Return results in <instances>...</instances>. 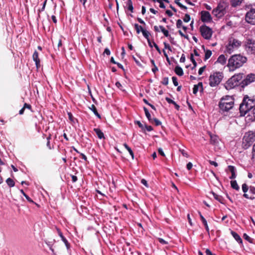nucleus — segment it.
<instances>
[{
    "mask_svg": "<svg viewBox=\"0 0 255 255\" xmlns=\"http://www.w3.org/2000/svg\"><path fill=\"white\" fill-rule=\"evenodd\" d=\"M247 61V58L241 54L231 56L228 60L227 66L230 72H234L242 67Z\"/></svg>",
    "mask_w": 255,
    "mask_h": 255,
    "instance_id": "nucleus-1",
    "label": "nucleus"
},
{
    "mask_svg": "<svg viewBox=\"0 0 255 255\" xmlns=\"http://www.w3.org/2000/svg\"><path fill=\"white\" fill-rule=\"evenodd\" d=\"M242 44V41L235 36L230 37L225 45V52L231 54L239 49Z\"/></svg>",
    "mask_w": 255,
    "mask_h": 255,
    "instance_id": "nucleus-2",
    "label": "nucleus"
},
{
    "mask_svg": "<svg viewBox=\"0 0 255 255\" xmlns=\"http://www.w3.org/2000/svg\"><path fill=\"white\" fill-rule=\"evenodd\" d=\"M255 101L248 98H244L240 106V111L242 116L249 115V111L255 107Z\"/></svg>",
    "mask_w": 255,
    "mask_h": 255,
    "instance_id": "nucleus-3",
    "label": "nucleus"
},
{
    "mask_svg": "<svg viewBox=\"0 0 255 255\" xmlns=\"http://www.w3.org/2000/svg\"><path fill=\"white\" fill-rule=\"evenodd\" d=\"M243 75L241 73L235 74L225 83V88L227 90H231L239 86L243 78Z\"/></svg>",
    "mask_w": 255,
    "mask_h": 255,
    "instance_id": "nucleus-4",
    "label": "nucleus"
},
{
    "mask_svg": "<svg viewBox=\"0 0 255 255\" xmlns=\"http://www.w3.org/2000/svg\"><path fill=\"white\" fill-rule=\"evenodd\" d=\"M234 105V99L232 96H226L223 97L219 103L220 109L223 111H228Z\"/></svg>",
    "mask_w": 255,
    "mask_h": 255,
    "instance_id": "nucleus-5",
    "label": "nucleus"
},
{
    "mask_svg": "<svg viewBox=\"0 0 255 255\" xmlns=\"http://www.w3.org/2000/svg\"><path fill=\"white\" fill-rule=\"evenodd\" d=\"M227 3L224 1H220L217 6L212 10L213 15L218 18L223 17L226 12Z\"/></svg>",
    "mask_w": 255,
    "mask_h": 255,
    "instance_id": "nucleus-6",
    "label": "nucleus"
},
{
    "mask_svg": "<svg viewBox=\"0 0 255 255\" xmlns=\"http://www.w3.org/2000/svg\"><path fill=\"white\" fill-rule=\"evenodd\" d=\"M223 78L222 72H216L211 74L209 79V84L211 87H215L219 85Z\"/></svg>",
    "mask_w": 255,
    "mask_h": 255,
    "instance_id": "nucleus-7",
    "label": "nucleus"
},
{
    "mask_svg": "<svg viewBox=\"0 0 255 255\" xmlns=\"http://www.w3.org/2000/svg\"><path fill=\"white\" fill-rule=\"evenodd\" d=\"M255 140V133L253 131H249L245 133L243 138V144L246 148L249 147Z\"/></svg>",
    "mask_w": 255,
    "mask_h": 255,
    "instance_id": "nucleus-8",
    "label": "nucleus"
},
{
    "mask_svg": "<svg viewBox=\"0 0 255 255\" xmlns=\"http://www.w3.org/2000/svg\"><path fill=\"white\" fill-rule=\"evenodd\" d=\"M202 36L206 39H209L212 36L213 31L211 28L207 26H202L200 27Z\"/></svg>",
    "mask_w": 255,
    "mask_h": 255,
    "instance_id": "nucleus-9",
    "label": "nucleus"
},
{
    "mask_svg": "<svg viewBox=\"0 0 255 255\" xmlns=\"http://www.w3.org/2000/svg\"><path fill=\"white\" fill-rule=\"evenodd\" d=\"M246 21L253 25H255V8H252L246 14Z\"/></svg>",
    "mask_w": 255,
    "mask_h": 255,
    "instance_id": "nucleus-10",
    "label": "nucleus"
},
{
    "mask_svg": "<svg viewBox=\"0 0 255 255\" xmlns=\"http://www.w3.org/2000/svg\"><path fill=\"white\" fill-rule=\"evenodd\" d=\"M245 50L248 53L255 54V40H248L245 45Z\"/></svg>",
    "mask_w": 255,
    "mask_h": 255,
    "instance_id": "nucleus-11",
    "label": "nucleus"
},
{
    "mask_svg": "<svg viewBox=\"0 0 255 255\" xmlns=\"http://www.w3.org/2000/svg\"><path fill=\"white\" fill-rule=\"evenodd\" d=\"M201 20L204 22H210L212 21V18L208 11H202L201 12Z\"/></svg>",
    "mask_w": 255,
    "mask_h": 255,
    "instance_id": "nucleus-12",
    "label": "nucleus"
},
{
    "mask_svg": "<svg viewBox=\"0 0 255 255\" xmlns=\"http://www.w3.org/2000/svg\"><path fill=\"white\" fill-rule=\"evenodd\" d=\"M255 81V74L251 73L248 74L246 79L244 80L243 84L245 85H247Z\"/></svg>",
    "mask_w": 255,
    "mask_h": 255,
    "instance_id": "nucleus-13",
    "label": "nucleus"
},
{
    "mask_svg": "<svg viewBox=\"0 0 255 255\" xmlns=\"http://www.w3.org/2000/svg\"><path fill=\"white\" fill-rule=\"evenodd\" d=\"M33 61L35 62L36 67L37 69L40 67V60L39 58V54L37 51H35L32 55Z\"/></svg>",
    "mask_w": 255,
    "mask_h": 255,
    "instance_id": "nucleus-14",
    "label": "nucleus"
},
{
    "mask_svg": "<svg viewBox=\"0 0 255 255\" xmlns=\"http://www.w3.org/2000/svg\"><path fill=\"white\" fill-rule=\"evenodd\" d=\"M57 230L59 236L61 238V240H62V241L64 243L67 249H69L70 247V244L68 243L67 239L64 237V236L63 235L61 231L58 228L57 229Z\"/></svg>",
    "mask_w": 255,
    "mask_h": 255,
    "instance_id": "nucleus-15",
    "label": "nucleus"
},
{
    "mask_svg": "<svg viewBox=\"0 0 255 255\" xmlns=\"http://www.w3.org/2000/svg\"><path fill=\"white\" fill-rule=\"evenodd\" d=\"M210 142L211 144L217 145L219 142V138L216 135L210 134Z\"/></svg>",
    "mask_w": 255,
    "mask_h": 255,
    "instance_id": "nucleus-16",
    "label": "nucleus"
},
{
    "mask_svg": "<svg viewBox=\"0 0 255 255\" xmlns=\"http://www.w3.org/2000/svg\"><path fill=\"white\" fill-rule=\"evenodd\" d=\"M142 33L143 36L147 39L149 46L150 47H152V45L151 44V42L150 41L149 38V36H150V32L148 31L145 29L144 30H143Z\"/></svg>",
    "mask_w": 255,
    "mask_h": 255,
    "instance_id": "nucleus-17",
    "label": "nucleus"
},
{
    "mask_svg": "<svg viewBox=\"0 0 255 255\" xmlns=\"http://www.w3.org/2000/svg\"><path fill=\"white\" fill-rule=\"evenodd\" d=\"M203 90V85L202 83H199L197 85H195L193 88V93L196 94L198 91L200 93Z\"/></svg>",
    "mask_w": 255,
    "mask_h": 255,
    "instance_id": "nucleus-18",
    "label": "nucleus"
},
{
    "mask_svg": "<svg viewBox=\"0 0 255 255\" xmlns=\"http://www.w3.org/2000/svg\"><path fill=\"white\" fill-rule=\"evenodd\" d=\"M228 169L231 172L232 175L230 177V178L231 179H234L236 177V168L232 165H229L228 167Z\"/></svg>",
    "mask_w": 255,
    "mask_h": 255,
    "instance_id": "nucleus-19",
    "label": "nucleus"
},
{
    "mask_svg": "<svg viewBox=\"0 0 255 255\" xmlns=\"http://www.w3.org/2000/svg\"><path fill=\"white\" fill-rule=\"evenodd\" d=\"M227 62V58L223 54L220 55L217 59V63H220L222 65H225Z\"/></svg>",
    "mask_w": 255,
    "mask_h": 255,
    "instance_id": "nucleus-20",
    "label": "nucleus"
},
{
    "mask_svg": "<svg viewBox=\"0 0 255 255\" xmlns=\"http://www.w3.org/2000/svg\"><path fill=\"white\" fill-rule=\"evenodd\" d=\"M25 109H27L32 111V106L30 104L25 103H24L23 107L21 109V110H19V114L20 115H23Z\"/></svg>",
    "mask_w": 255,
    "mask_h": 255,
    "instance_id": "nucleus-21",
    "label": "nucleus"
},
{
    "mask_svg": "<svg viewBox=\"0 0 255 255\" xmlns=\"http://www.w3.org/2000/svg\"><path fill=\"white\" fill-rule=\"evenodd\" d=\"M232 235L234 238V239L240 244H242L243 241L240 236L235 232L233 231H231V232Z\"/></svg>",
    "mask_w": 255,
    "mask_h": 255,
    "instance_id": "nucleus-22",
    "label": "nucleus"
},
{
    "mask_svg": "<svg viewBox=\"0 0 255 255\" xmlns=\"http://www.w3.org/2000/svg\"><path fill=\"white\" fill-rule=\"evenodd\" d=\"M247 117H249V120L255 121V107L249 111V115H248Z\"/></svg>",
    "mask_w": 255,
    "mask_h": 255,
    "instance_id": "nucleus-23",
    "label": "nucleus"
},
{
    "mask_svg": "<svg viewBox=\"0 0 255 255\" xmlns=\"http://www.w3.org/2000/svg\"><path fill=\"white\" fill-rule=\"evenodd\" d=\"M94 131L100 139L105 138L104 134L100 128H95Z\"/></svg>",
    "mask_w": 255,
    "mask_h": 255,
    "instance_id": "nucleus-24",
    "label": "nucleus"
},
{
    "mask_svg": "<svg viewBox=\"0 0 255 255\" xmlns=\"http://www.w3.org/2000/svg\"><path fill=\"white\" fill-rule=\"evenodd\" d=\"M199 213L201 219L202 220V222L203 224H204V226L205 227L206 230L207 231L208 233L209 234V227H208L207 221L203 217V216L201 215L200 212H199Z\"/></svg>",
    "mask_w": 255,
    "mask_h": 255,
    "instance_id": "nucleus-25",
    "label": "nucleus"
},
{
    "mask_svg": "<svg viewBox=\"0 0 255 255\" xmlns=\"http://www.w3.org/2000/svg\"><path fill=\"white\" fill-rule=\"evenodd\" d=\"M143 110L144 111L145 115L147 119H148V121L149 122V123H152V118H151V115L149 113L148 109L144 107Z\"/></svg>",
    "mask_w": 255,
    "mask_h": 255,
    "instance_id": "nucleus-26",
    "label": "nucleus"
},
{
    "mask_svg": "<svg viewBox=\"0 0 255 255\" xmlns=\"http://www.w3.org/2000/svg\"><path fill=\"white\" fill-rule=\"evenodd\" d=\"M90 109L98 118H101V115L98 113L97 108L94 105H92Z\"/></svg>",
    "mask_w": 255,
    "mask_h": 255,
    "instance_id": "nucleus-27",
    "label": "nucleus"
},
{
    "mask_svg": "<svg viewBox=\"0 0 255 255\" xmlns=\"http://www.w3.org/2000/svg\"><path fill=\"white\" fill-rule=\"evenodd\" d=\"M174 72L178 76H181L183 75V71L182 69L178 66L175 67Z\"/></svg>",
    "mask_w": 255,
    "mask_h": 255,
    "instance_id": "nucleus-28",
    "label": "nucleus"
},
{
    "mask_svg": "<svg viewBox=\"0 0 255 255\" xmlns=\"http://www.w3.org/2000/svg\"><path fill=\"white\" fill-rule=\"evenodd\" d=\"M134 27L137 34H139L140 32H142L143 30H145L141 26L138 25L137 23H135Z\"/></svg>",
    "mask_w": 255,
    "mask_h": 255,
    "instance_id": "nucleus-29",
    "label": "nucleus"
},
{
    "mask_svg": "<svg viewBox=\"0 0 255 255\" xmlns=\"http://www.w3.org/2000/svg\"><path fill=\"white\" fill-rule=\"evenodd\" d=\"M6 182L7 184V185L9 187H12L13 186H14L15 185V182L14 181H13V179H12L11 178H8L6 180Z\"/></svg>",
    "mask_w": 255,
    "mask_h": 255,
    "instance_id": "nucleus-30",
    "label": "nucleus"
},
{
    "mask_svg": "<svg viewBox=\"0 0 255 255\" xmlns=\"http://www.w3.org/2000/svg\"><path fill=\"white\" fill-rule=\"evenodd\" d=\"M20 192L23 194V195L25 197V198L27 199V200L31 203H34L35 204V203H34V202L26 194L24 191L22 190V189H21L20 190Z\"/></svg>",
    "mask_w": 255,
    "mask_h": 255,
    "instance_id": "nucleus-31",
    "label": "nucleus"
},
{
    "mask_svg": "<svg viewBox=\"0 0 255 255\" xmlns=\"http://www.w3.org/2000/svg\"><path fill=\"white\" fill-rule=\"evenodd\" d=\"M159 28L165 36L168 37L169 36L168 31L165 29V28L163 26L160 25Z\"/></svg>",
    "mask_w": 255,
    "mask_h": 255,
    "instance_id": "nucleus-32",
    "label": "nucleus"
},
{
    "mask_svg": "<svg viewBox=\"0 0 255 255\" xmlns=\"http://www.w3.org/2000/svg\"><path fill=\"white\" fill-rule=\"evenodd\" d=\"M128 8L131 12H133V7L131 0H128L127 1Z\"/></svg>",
    "mask_w": 255,
    "mask_h": 255,
    "instance_id": "nucleus-33",
    "label": "nucleus"
},
{
    "mask_svg": "<svg viewBox=\"0 0 255 255\" xmlns=\"http://www.w3.org/2000/svg\"><path fill=\"white\" fill-rule=\"evenodd\" d=\"M231 184L232 187L236 189V190H238L239 189V186H238L237 182L236 180H232L231 181Z\"/></svg>",
    "mask_w": 255,
    "mask_h": 255,
    "instance_id": "nucleus-34",
    "label": "nucleus"
},
{
    "mask_svg": "<svg viewBox=\"0 0 255 255\" xmlns=\"http://www.w3.org/2000/svg\"><path fill=\"white\" fill-rule=\"evenodd\" d=\"M213 195L215 199L218 200L220 203H223V198L221 196L217 195V194H215V193H213Z\"/></svg>",
    "mask_w": 255,
    "mask_h": 255,
    "instance_id": "nucleus-35",
    "label": "nucleus"
},
{
    "mask_svg": "<svg viewBox=\"0 0 255 255\" xmlns=\"http://www.w3.org/2000/svg\"><path fill=\"white\" fill-rule=\"evenodd\" d=\"M47 0H45L44 1L42 8L38 10V17H40V13L44 10L45 7V6H46V4L47 3Z\"/></svg>",
    "mask_w": 255,
    "mask_h": 255,
    "instance_id": "nucleus-36",
    "label": "nucleus"
},
{
    "mask_svg": "<svg viewBox=\"0 0 255 255\" xmlns=\"http://www.w3.org/2000/svg\"><path fill=\"white\" fill-rule=\"evenodd\" d=\"M152 124H154L156 126H158L161 125V122L156 118L152 119V122L150 123Z\"/></svg>",
    "mask_w": 255,
    "mask_h": 255,
    "instance_id": "nucleus-37",
    "label": "nucleus"
},
{
    "mask_svg": "<svg viewBox=\"0 0 255 255\" xmlns=\"http://www.w3.org/2000/svg\"><path fill=\"white\" fill-rule=\"evenodd\" d=\"M51 137L50 134L46 138V139H47L46 145L49 149H52L53 148V147L51 146V145H50V140L51 139Z\"/></svg>",
    "mask_w": 255,
    "mask_h": 255,
    "instance_id": "nucleus-38",
    "label": "nucleus"
},
{
    "mask_svg": "<svg viewBox=\"0 0 255 255\" xmlns=\"http://www.w3.org/2000/svg\"><path fill=\"white\" fill-rule=\"evenodd\" d=\"M134 124L137 125L139 128H140L142 130H144V126L139 121H134Z\"/></svg>",
    "mask_w": 255,
    "mask_h": 255,
    "instance_id": "nucleus-39",
    "label": "nucleus"
},
{
    "mask_svg": "<svg viewBox=\"0 0 255 255\" xmlns=\"http://www.w3.org/2000/svg\"><path fill=\"white\" fill-rule=\"evenodd\" d=\"M212 53L211 50H206L205 52V60L209 59L212 55Z\"/></svg>",
    "mask_w": 255,
    "mask_h": 255,
    "instance_id": "nucleus-40",
    "label": "nucleus"
},
{
    "mask_svg": "<svg viewBox=\"0 0 255 255\" xmlns=\"http://www.w3.org/2000/svg\"><path fill=\"white\" fill-rule=\"evenodd\" d=\"M153 1H157V2L159 3V7L162 8H164L165 7V6L162 0H152Z\"/></svg>",
    "mask_w": 255,
    "mask_h": 255,
    "instance_id": "nucleus-41",
    "label": "nucleus"
},
{
    "mask_svg": "<svg viewBox=\"0 0 255 255\" xmlns=\"http://www.w3.org/2000/svg\"><path fill=\"white\" fill-rule=\"evenodd\" d=\"M145 129L148 131H151L153 130V128L151 126L144 125V130H143L144 132H145Z\"/></svg>",
    "mask_w": 255,
    "mask_h": 255,
    "instance_id": "nucleus-42",
    "label": "nucleus"
},
{
    "mask_svg": "<svg viewBox=\"0 0 255 255\" xmlns=\"http://www.w3.org/2000/svg\"><path fill=\"white\" fill-rule=\"evenodd\" d=\"M252 160L253 162L255 163V143L253 148Z\"/></svg>",
    "mask_w": 255,
    "mask_h": 255,
    "instance_id": "nucleus-43",
    "label": "nucleus"
},
{
    "mask_svg": "<svg viewBox=\"0 0 255 255\" xmlns=\"http://www.w3.org/2000/svg\"><path fill=\"white\" fill-rule=\"evenodd\" d=\"M161 83L164 85H167L168 84V78L164 77L163 78Z\"/></svg>",
    "mask_w": 255,
    "mask_h": 255,
    "instance_id": "nucleus-44",
    "label": "nucleus"
},
{
    "mask_svg": "<svg viewBox=\"0 0 255 255\" xmlns=\"http://www.w3.org/2000/svg\"><path fill=\"white\" fill-rule=\"evenodd\" d=\"M190 20V16L189 14H186L184 18H183V20L184 22H187L188 21H189Z\"/></svg>",
    "mask_w": 255,
    "mask_h": 255,
    "instance_id": "nucleus-45",
    "label": "nucleus"
},
{
    "mask_svg": "<svg viewBox=\"0 0 255 255\" xmlns=\"http://www.w3.org/2000/svg\"><path fill=\"white\" fill-rule=\"evenodd\" d=\"M242 190L244 193H246L248 191V186L246 183L242 185Z\"/></svg>",
    "mask_w": 255,
    "mask_h": 255,
    "instance_id": "nucleus-46",
    "label": "nucleus"
},
{
    "mask_svg": "<svg viewBox=\"0 0 255 255\" xmlns=\"http://www.w3.org/2000/svg\"><path fill=\"white\" fill-rule=\"evenodd\" d=\"M157 240L159 241V242L162 245H167L168 244V242L162 238H157Z\"/></svg>",
    "mask_w": 255,
    "mask_h": 255,
    "instance_id": "nucleus-47",
    "label": "nucleus"
},
{
    "mask_svg": "<svg viewBox=\"0 0 255 255\" xmlns=\"http://www.w3.org/2000/svg\"><path fill=\"white\" fill-rule=\"evenodd\" d=\"M232 5L234 6L240 4L241 2L239 0H231Z\"/></svg>",
    "mask_w": 255,
    "mask_h": 255,
    "instance_id": "nucleus-48",
    "label": "nucleus"
},
{
    "mask_svg": "<svg viewBox=\"0 0 255 255\" xmlns=\"http://www.w3.org/2000/svg\"><path fill=\"white\" fill-rule=\"evenodd\" d=\"M176 26L177 28H179L181 26L182 27V21L181 19H178L176 22Z\"/></svg>",
    "mask_w": 255,
    "mask_h": 255,
    "instance_id": "nucleus-49",
    "label": "nucleus"
},
{
    "mask_svg": "<svg viewBox=\"0 0 255 255\" xmlns=\"http://www.w3.org/2000/svg\"><path fill=\"white\" fill-rule=\"evenodd\" d=\"M172 80L173 81V83L175 86H177L178 85V83L177 81V79L176 77H172Z\"/></svg>",
    "mask_w": 255,
    "mask_h": 255,
    "instance_id": "nucleus-50",
    "label": "nucleus"
},
{
    "mask_svg": "<svg viewBox=\"0 0 255 255\" xmlns=\"http://www.w3.org/2000/svg\"><path fill=\"white\" fill-rule=\"evenodd\" d=\"M152 43H153L154 48H155L156 50L158 51V52L159 54H161V51H160L158 46L154 41H152V42H151V44Z\"/></svg>",
    "mask_w": 255,
    "mask_h": 255,
    "instance_id": "nucleus-51",
    "label": "nucleus"
},
{
    "mask_svg": "<svg viewBox=\"0 0 255 255\" xmlns=\"http://www.w3.org/2000/svg\"><path fill=\"white\" fill-rule=\"evenodd\" d=\"M132 58L134 60V61H135V62L136 63V64H137V65H138V66L141 67H142V65L140 63V62L137 59H136L134 56H132Z\"/></svg>",
    "mask_w": 255,
    "mask_h": 255,
    "instance_id": "nucleus-52",
    "label": "nucleus"
},
{
    "mask_svg": "<svg viewBox=\"0 0 255 255\" xmlns=\"http://www.w3.org/2000/svg\"><path fill=\"white\" fill-rule=\"evenodd\" d=\"M205 68H206V66H203V67H201L199 69V70H198V74H199V75H201L202 74L203 72H204V71L205 69Z\"/></svg>",
    "mask_w": 255,
    "mask_h": 255,
    "instance_id": "nucleus-53",
    "label": "nucleus"
},
{
    "mask_svg": "<svg viewBox=\"0 0 255 255\" xmlns=\"http://www.w3.org/2000/svg\"><path fill=\"white\" fill-rule=\"evenodd\" d=\"M68 118H69V120L71 122H74V118L72 113H68Z\"/></svg>",
    "mask_w": 255,
    "mask_h": 255,
    "instance_id": "nucleus-54",
    "label": "nucleus"
},
{
    "mask_svg": "<svg viewBox=\"0 0 255 255\" xmlns=\"http://www.w3.org/2000/svg\"><path fill=\"white\" fill-rule=\"evenodd\" d=\"M163 44H164L165 49H167L171 51V48L169 44H168L166 42H164Z\"/></svg>",
    "mask_w": 255,
    "mask_h": 255,
    "instance_id": "nucleus-55",
    "label": "nucleus"
},
{
    "mask_svg": "<svg viewBox=\"0 0 255 255\" xmlns=\"http://www.w3.org/2000/svg\"><path fill=\"white\" fill-rule=\"evenodd\" d=\"M165 100L169 103V104H175V102L172 100V99H170L168 97L165 98Z\"/></svg>",
    "mask_w": 255,
    "mask_h": 255,
    "instance_id": "nucleus-56",
    "label": "nucleus"
},
{
    "mask_svg": "<svg viewBox=\"0 0 255 255\" xmlns=\"http://www.w3.org/2000/svg\"><path fill=\"white\" fill-rule=\"evenodd\" d=\"M141 183L143 184L144 186H145L146 187H148V185L147 184V181L144 179H142L141 180Z\"/></svg>",
    "mask_w": 255,
    "mask_h": 255,
    "instance_id": "nucleus-57",
    "label": "nucleus"
},
{
    "mask_svg": "<svg viewBox=\"0 0 255 255\" xmlns=\"http://www.w3.org/2000/svg\"><path fill=\"white\" fill-rule=\"evenodd\" d=\"M175 3L179 6L181 8H184V9H186L187 7L183 5V4H182L180 2H179V1H175Z\"/></svg>",
    "mask_w": 255,
    "mask_h": 255,
    "instance_id": "nucleus-58",
    "label": "nucleus"
},
{
    "mask_svg": "<svg viewBox=\"0 0 255 255\" xmlns=\"http://www.w3.org/2000/svg\"><path fill=\"white\" fill-rule=\"evenodd\" d=\"M244 238L245 240H247L249 242H251V238L248 236L246 234H244Z\"/></svg>",
    "mask_w": 255,
    "mask_h": 255,
    "instance_id": "nucleus-59",
    "label": "nucleus"
},
{
    "mask_svg": "<svg viewBox=\"0 0 255 255\" xmlns=\"http://www.w3.org/2000/svg\"><path fill=\"white\" fill-rule=\"evenodd\" d=\"M250 192L254 194H255V187L254 186H250L249 188Z\"/></svg>",
    "mask_w": 255,
    "mask_h": 255,
    "instance_id": "nucleus-60",
    "label": "nucleus"
},
{
    "mask_svg": "<svg viewBox=\"0 0 255 255\" xmlns=\"http://www.w3.org/2000/svg\"><path fill=\"white\" fill-rule=\"evenodd\" d=\"M128 151L129 152L130 155H131L132 159H133L134 158V153H133L132 150H131V148L129 147V148H128Z\"/></svg>",
    "mask_w": 255,
    "mask_h": 255,
    "instance_id": "nucleus-61",
    "label": "nucleus"
},
{
    "mask_svg": "<svg viewBox=\"0 0 255 255\" xmlns=\"http://www.w3.org/2000/svg\"><path fill=\"white\" fill-rule=\"evenodd\" d=\"M116 86L120 89L122 90L123 86L120 82H117L116 83Z\"/></svg>",
    "mask_w": 255,
    "mask_h": 255,
    "instance_id": "nucleus-62",
    "label": "nucleus"
},
{
    "mask_svg": "<svg viewBox=\"0 0 255 255\" xmlns=\"http://www.w3.org/2000/svg\"><path fill=\"white\" fill-rule=\"evenodd\" d=\"M71 178L73 182H76L78 180L77 176L75 175H71Z\"/></svg>",
    "mask_w": 255,
    "mask_h": 255,
    "instance_id": "nucleus-63",
    "label": "nucleus"
},
{
    "mask_svg": "<svg viewBox=\"0 0 255 255\" xmlns=\"http://www.w3.org/2000/svg\"><path fill=\"white\" fill-rule=\"evenodd\" d=\"M206 254L207 255H216L215 254H213L209 249H206Z\"/></svg>",
    "mask_w": 255,
    "mask_h": 255,
    "instance_id": "nucleus-64",
    "label": "nucleus"
}]
</instances>
